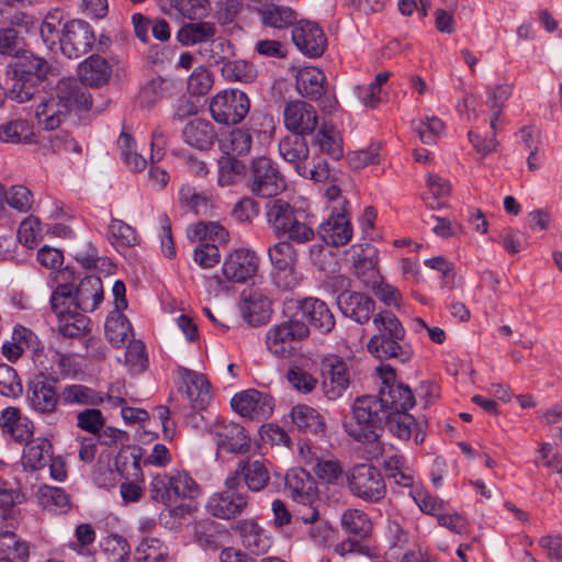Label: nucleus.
<instances>
[{
    "instance_id": "29",
    "label": "nucleus",
    "mask_w": 562,
    "mask_h": 562,
    "mask_svg": "<svg viewBox=\"0 0 562 562\" xmlns=\"http://www.w3.org/2000/svg\"><path fill=\"white\" fill-rule=\"evenodd\" d=\"M285 490L293 499L307 502L316 492L315 481L312 475L302 468H293L285 474Z\"/></svg>"
},
{
    "instance_id": "38",
    "label": "nucleus",
    "mask_w": 562,
    "mask_h": 562,
    "mask_svg": "<svg viewBox=\"0 0 562 562\" xmlns=\"http://www.w3.org/2000/svg\"><path fill=\"white\" fill-rule=\"evenodd\" d=\"M305 135L291 133L282 137L279 142V154L288 162L294 165L297 171V165L303 164L308 158V145L304 138Z\"/></svg>"
},
{
    "instance_id": "24",
    "label": "nucleus",
    "mask_w": 562,
    "mask_h": 562,
    "mask_svg": "<svg viewBox=\"0 0 562 562\" xmlns=\"http://www.w3.org/2000/svg\"><path fill=\"white\" fill-rule=\"evenodd\" d=\"M0 429L5 438L27 442L33 436V424L18 407H7L0 415Z\"/></svg>"
},
{
    "instance_id": "10",
    "label": "nucleus",
    "mask_w": 562,
    "mask_h": 562,
    "mask_svg": "<svg viewBox=\"0 0 562 562\" xmlns=\"http://www.w3.org/2000/svg\"><path fill=\"white\" fill-rule=\"evenodd\" d=\"M383 385L376 395L384 408L392 413H406L415 405V396L411 387L395 380V371L391 367L381 368Z\"/></svg>"
},
{
    "instance_id": "40",
    "label": "nucleus",
    "mask_w": 562,
    "mask_h": 562,
    "mask_svg": "<svg viewBox=\"0 0 562 562\" xmlns=\"http://www.w3.org/2000/svg\"><path fill=\"white\" fill-rule=\"evenodd\" d=\"M105 335L112 346L120 348L132 335V325L122 311L113 310L106 317Z\"/></svg>"
},
{
    "instance_id": "34",
    "label": "nucleus",
    "mask_w": 562,
    "mask_h": 562,
    "mask_svg": "<svg viewBox=\"0 0 562 562\" xmlns=\"http://www.w3.org/2000/svg\"><path fill=\"white\" fill-rule=\"evenodd\" d=\"M238 473L243 475V482L251 492H261L270 482L269 470L260 460L239 461Z\"/></svg>"
},
{
    "instance_id": "31",
    "label": "nucleus",
    "mask_w": 562,
    "mask_h": 562,
    "mask_svg": "<svg viewBox=\"0 0 562 562\" xmlns=\"http://www.w3.org/2000/svg\"><path fill=\"white\" fill-rule=\"evenodd\" d=\"M111 66L100 55H91L78 67L80 81L91 87L106 83L111 77Z\"/></svg>"
},
{
    "instance_id": "25",
    "label": "nucleus",
    "mask_w": 562,
    "mask_h": 562,
    "mask_svg": "<svg viewBox=\"0 0 562 562\" xmlns=\"http://www.w3.org/2000/svg\"><path fill=\"white\" fill-rule=\"evenodd\" d=\"M257 13L263 26L274 30L293 29L299 18L297 12L292 8L273 2H262Z\"/></svg>"
},
{
    "instance_id": "63",
    "label": "nucleus",
    "mask_w": 562,
    "mask_h": 562,
    "mask_svg": "<svg viewBox=\"0 0 562 562\" xmlns=\"http://www.w3.org/2000/svg\"><path fill=\"white\" fill-rule=\"evenodd\" d=\"M22 392L23 386L16 371L5 363H0V394L7 397H18Z\"/></svg>"
},
{
    "instance_id": "36",
    "label": "nucleus",
    "mask_w": 562,
    "mask_h": 562,
    "mask_svg": "<svg viewBox=\"0 0 562 562\" xmlns=\"http://www.w3.org/2000/svg\"><path fill=\"white\" fill-rule=\"evenodd\" d=\"M7 75L10 79V85L7 88V98L11 101L25 103L41 93L43 82L18 74Z\"/></svg>"
},
{
    "instance_id": "19",
    "label": "nucleus",
    "mask_w": 562,
    "mask_h": 562,
    "mask_svg": "<svg viewBox=\"0 0 562 562\" xmlns=\"http://www.w3.org/2000/svg\"><path fill=\"white\" fill-rule=\"evenodd\" d=\"M240 311L244 319L251 326L265 324L271 314V301L259 288L245 289L241 292Z\"/></svg>"
},
{
    "instance_id": "52",
    "label": "nucleus",
    "mask_w": 562,
    "mask_h": 562,
    "mask_svg": "<svg viewBox=\"0 0 562 562\" xmlns=\"http://www.w3.org/2000/svg\"><path fill=\"white\" fill-rule=\"evenodd\" d=\"M38 498L44 508L65 513L70 507L69 496L60 487L44 485L38 490Z\"/></svg>"
},
{
    "instance_id": "59",
    "label": "nucleus",
    "mask_w": 562,
    "mask_h": 562,
    "mask_svg": "<svg viewBox=\"0 0 562 562\" xmlns=\"http://www.w3.org/2000/svg\"><path fill=\"white\" fill-rule=\"evenodd\" d=\"M101 547L110 562H125L131 551L126 539L119 535L105 537Z\"/></svg>"
},
{
    "instance_id": "37",
    "label": "nucleus",
    "mask_w": 562,
    "mask_h": 562,
    "mask_svg": "<svg viewBox=\"0 0 562 562\" xmlns=\"http://www.w3.org/2000/svg\"><path fill=\"white\" fill-rule=\"evenodd\" d=\"M217 34L215 23L199 21L184 24L177 33V40L186 46L209 43Z\"/></svg>"
},
{
    "instance_id": "22",
    "label": "nucleus",
    "mask_w": 562,
    "mask_h": 562,
    "mask_svg": "<svg viewBox=\"0 0 562 562\" xmlns=\"http://www.w3.org/2000/svg\"><path fill=\"white\" fill-rule=\"evenodd\" d=\"M53 93L68 113L72 110H89L91 106V95L85 83L78 79H60Z\"/></svg>"
},
{
    "instance_id": "53",
    "label": "nucleus",
    "mask_w": 562,
    "mask_h": 562,
    "mask_svg": "<svg viewBox=\"0 0 562 562\" xmlns=\"http://www.w3.org/2000/svg\"><path fill=\"white\" fill-rule=\"evenodd\" d=\"M222 76L231 81L252 82L257 77L255 66L246 60H227L222 66Z\"/></svg>"
},
{
    "instance_id": "57",
    "label": "nucleus",
    "mask_w": 562,
    "mask_h": 562,
    "mask_svg": "<svg viewBox=\"0 0 562 562\" xmlns=\"http://www.w3.org/2000/svg\"><path fill=\"white\" fill-rule=\"evenodd\" d=\"M23 38L14 27L0 29V64L8 57H19L22 53Z\"/></svg>"
},
{
    "instance_id": "47",
    "label": "nucleus",
    "mask_w": 562,
    "mask_h": 562,
    "mask_svg": "<svg viewBox=\"0 0 562 562\" xmlns=\"http://www.w3.org/2000/svg\"><path fill=\"white\" fill-rule=\"evenodd\" d=\"M178 201L180 207L191 211L196 215L206 214L210 207V199L188 183L180 187Z\"/></svg>"
},
{
    "instance_id": "28",
    "label": "nucleus",
    "mask_w": 562,
    "mask_h": 562,
    "mask_svg": "<svg viewBox=\"0 0 562 562\" xmlns=\"http://www.w3.org/2000/svg\"><path fill=\"white\" fill-rule=\"evenodd\" d=\"M184 142L199 150L210 149L216 133L212 123L204 119H194L187 123L182 131Z\"/></svg>"
},
{
    "instance_id": "1",
    "label": "nucleus",
    "mask_w": 562,
    "mask_h": 562,
    "mask_svg": "<svg viewBox=\"0 0 562 562\" xmlns=\"http://www.w3.org/2000/svg\"><path fill=\"white\" fill-rule=\"evenodd\" d=\"M376 333L367 344L368 351L381 360L396 359L402 363L411 360L413 349L405 340L406 330L398 317L390 310L373 316Z\"/></svg>"
},
{
    "instance_id": "46",
    "label": "nucleus",
    "mask_w": 562,
    "mask_h": 562,
    "mask_svg": "<svg viewBox=\"0 0 562 562\" xmlns=\"http://www.w3.org/2000/svg\"><path fill=\"white\" fill-rule=\"evenodd\" d=\"M340 524L344 530L360 538L369 537L372 531V522L369 516L358 508L345 510L340 517Z\"/></svg>"
},
{
    "instance_id": "8",
    "label": "nucleus",
    "mask_w": 562,
    "mask_h": 562,
    "mask_svg": "<svg viewBox=\"0 0 562 562\" xmlns=\"http://www.w3.org/2000/svg\"><path fill=\"white\" fill-rule=\"evenodd\" d=\"M54 382L38 376L32 380L27 386V401L31 407L50 425L56 424L63 415L58 408L61 397L57 393Z\"/></svg>"
},
{
    "instance_id": "2",
    "label": "nucleus",
    "mask_w": 562,
    "mask_h": 562,
    "mask_svg": "<svg viewBox=\"0 0 562 562\" xmlns=\"http://www.w3.org/2000/svg\"><path fill=\"white\" fill-rule=\"evenodd\" d=\"M389 413L378 396H358L351 405L350 415L345 417L344 429L358 442H374L381 437Z\"/></svg>"
},
{
    "instance_id": "56",
    "label": "nucleus",
    "mask_w": 562,
    "mask_h": 562,
    "mask_svg": "<svg viewBox=\"0 0 562 562\" xmlns=\"http://www.w3.org/2000/svg\"><path fill=\"white\" fill-rule=\"evenodd\" d=\"M301 177L316 182H325L330 179V169L328 162L322 157L315 156L308 158L303 164L297 165V171Z\"/></svg>"
},
{
    "instance_id": "62",
    "label": "nucleus",
    "mask_w": 562,
    "mask_h": 562,
    "mask_svg": "<svg viewBox=\"0 0 562 562\" xmlns=\"http://www.w3.org/2000/svg\"><path fill=\"white\" fill-rule=\"evenodd\" d=\"M191 508L188 505L167 506L159 515V524L167 529L178 531L190 516Z\"/></svg>"
},
{
    "instance_id": "41",
    "label": "nucleus",
    "mask_w": 562,
    "mask_h": 562,
    "mask_svg": "<svg viewBox=\"0 0 562 562\" xmlns=\"http://www.w3.org/2000/svg\"><path fill=\"white\" fill-rule=\"evenodd\" d=\"M288 201L282 199L270 200L266 204V218L269 227L277 236L286 225L291 217L297 212Z\"/></svg>"
},
{
    "instance_id": "61",
    "label": "nucleus",
    "mask_w": 562,
    "mask_h": 562,
    "mask_svg": "<svg viewBox=\"0 0 562 562\" xmlns=\"http://www.w3.org/2000/svg\"><path fill=\"white\" fill-rule=\"evenodd\" d=\"M409 495L419 509L427 515L437 516L440 512L446 509V503L441 498L431 495L423 487L409 490Z\"/></svg>"
},
{
    "instance_id": "6",
    "label": "nucleus",
    "mask_w": 562,
    "mask_h": 562,
    "mask_svg": "<svg viewBox=\"0 0 562 562\" xmlns=\"http://www.w3.org/2000/svg\"><path fill=\"white\" fill-rule=\"evenodd\" d=\"M250 109L247 94L237 89L224 90L212 98L210 112L215 122L224 125L240 123Z\"/></svg>"
},
{
    "instance_id": "13",
    "label": "nucleus",
    "mask_w": 562,
    "mask_h": 562,
    "mask_svg": "<svg viewBox=\"0 0 562 562\" xmlns=\"http://www.w3.org/2000/svg\"><path fill=\"white\" fill-rule=\"evenodd\" d=\"M258 268L257 255L252 250L240 248L229 252L224 259L222 272L229 282L246 283L256 277Z\"/></svg>"
},
{
    "instance_id": "12",
    "label": "nucleus",
    "mask_w": 562,
    "mask_h": 562,
    "mask_svg": "<svg viewBox=\"0 0 562 562\" xmlns=\"http://www.w3.org/2000/svg\"><path fill=\"white\" fill-rule=\"evenodd\" d=\"M210 431L218 451L244 454L250 449V438L239 424L224 420L216 422Z\"/></svg>"
},
{
    "instance_id": "54",
    "label": "nucleus",
    "mask_w": 562,
    "mask_h": 562,
    "mask_svg": "<svg viewBox=\"0 0 562 562\" xmlns=\"http://www.w3.org/2000/svg\"><path fill=\"white\" fill-rule=\"evenodd\" d=\"M367 256L358 257L355 260V273L356 276L367 285L375 282V278L378 276L376 269V250L374 247L367 245Z\"/></svg>"
},
{
    "instance_id": "58",
    "label": "nucleus",
    "mask_w": 562,
    "mask_h": 562,
    "mask_svg": "<svg viewBox=\"0 0 562 562\" xmlns=\"http://www.w3.org/2000/svg\"><path fill=\"white\" fill-rule=\"evenodd\" d=\"M108 234L117 247H132L138 243L135 229L121 220L111 221Z\"/></svg>"
},
{
    "instance_id": "27",
    "label": "nucleus",
    "mask_w": 562,
    "mask_h": 562,
    "mask_svg": "<svg viewBox=\"0 0 562 562\" xmlns=\"http://www.w3.org/2000/svg\"><path fill=\"white\" fill-rule=\"evenodd\" d=\"M326 76L316 67H304L295 77L297 92L306 99L318 100L325 93Z\"/></svg>"
},
{
    "instance_id": "55",
    "label": "nucleus",
    "mask_w": 562,
    "mask_h": 562,
    "mask_svg": "<svg viewBox=\"0 0 562 562\" xmlns=\"http://www.w3.org/2000/svg\"><path fill=\"white\" fill-rule=\"evenodd\" d=\"M50 443L47 441L30 442L23 451V464L31 470L45 467L49 456Z\"/></svg>"
},
{
    "instance_id": "60",
    "label": "nucleus",
    "mask_w": 562,
    "mask_h": 562,
    "mask_svg": "<svg viewBox=\"0 0 562 562\" xmlns=\"http://www.w3.org/2000/svg\"><path fill=\"white\" fill-rule=\"evenodd\" d=\"M252 136L250 132L243 127L234 128L228 136V147L223 145L226 154L245 156L250 153Z\"/></svg>"
},
{
    "instance_id": "21",
    "label": "nucleus",
    "mask_w": 562,
    "mask_h": 562,
    "mask_svg": "<svg viewBox=\"0 0 562 562\" xmlns=\"http://www.w3.org/2000/svg\"><path fill=\"white\" fill-rule=\"evenodd\" d=\"M296 307L302 318L321 334H329L335 328V316L324 301L317 297H305L297 301Z\"/></svg>"
},
{
    "instance_id": "50",
    "label": "nucleus",
    "mask_w": 562,
    "mask_h": 562,
    "mask_svg": "<svg viewBox=\"0 0 562 562\" xmlns=\"http://www.w3.org/2000/svg\"><path fill=\"white\" fill-rule=\"evenodd\" d=\"M65 14L64 11L59 9H55L49 11L40 26L41 37L44 43L50 47L59 43V38L61 35V29L65 23Z\"/></svg>"
},
{
    "instance_id": "20",
    "label": "nucleus",
    "mask_w": 562,
    "mask_h": 562,
    "mask_svg": "<svg viewBox=\"0 0 562 562\" xmlns=\"http://www.w3.org/2000/svg\"><path fill=\"white\" fill-rule=\"evenodd\" d=\"M248 495L233 490L213 494L207 502V510L216 518L233 519L248 506Z\"/></svg>"
},
{
    "instance_id": "49",
    "label": "nucleus",
    "mask_w": 562,
    "mask_h": 562,
    "mask_svg": "<svg viewBox=\"0 0 562 562\" xmlns=\"http://www.w3.org/2000/svg\"><path fill=\"white\" fill-rule=\"evenodd\" d=\"M395 437L402 440H408L413 434L419 428V423L413 415L406 413H389L387 422L384 427Z\"/></svg>"
},
{
    "instance_id": "4",
    "label": "nucleus",
    "mask_w": 562,
    "mask_h": 562,
    "mask_svg": "<svg viewBox=\"0 0 562 562\" xmlns=\"http://www.w3.org/2000/svg\"><path fill=\"white\" fill-rule=\"evenodd\" d=\"M308 335L310 327L304 321L291 318L268 329L266 345L277 358H289L295 351V344Z\"/></svg>"
},
{
    "instance_id": "17",
    "label": "nucleus",
    "mask_w": 562,
    "mask_h": 562,
    "mask_svg": "<svg viewBox=\"0 0 562 562\" xmlns=\"http://www.w3.org/2000/svg\"><path fill=\"white\" fill-rule=\"evenodd\" d=\"M232 529L239 537L245 550L251 554H265L272 547L270 533L252 519L238 520Z\"/></svg>"
},
{
    "instance_id": "64",
    "label": "nucleus",
    "mask_w": 562,
    "mask_h": 562,
    "mask_svg": "<svg viewBox=\"0 0 562 562\" xmlns=\"http://www.w3.org/2000/svg\"><path fill=\"white\" fill-rule=\"evenodd\" d=\"M5 203L21 213H26L32 207L33 194L24 186H12L5 192Z\"/></svg>"
},
{
    "instance_id": "32",
    "label": "nucleus",
    "mask_w": 562,
    "mask_h": 562,
    "mask_svg": "<svg viewBox=\"0 0 562 562\" xmlns=\"http://www.w3.org/2000/svg\"><path fill=\"white\" fill-rule=\"evenodd\" d=\"M18 58L16 61L7 66V74H18L40 82L44 81L50 68L46 59L33 54H24L23 52Z\"/></svg>"
},
{
    "instance_id": "35",
    "label": "nucleus",
    "mask_w": 562,
    "mask_h": 562,
    "mask_svg": "<svg viewBox=\"0 0 562 562\" xmlns=\"http://www.w3.org/2000/svg\"><path fill=\"white\" fill-rule=\"evenodd\" d=\"M291 417L297 429L304 434L323 436L326 425L321 414L307 405H296L292 408Z\"/></svg>"
},
{
    "instance_id": "18",
    "label": "nucleus",
    "mask_w": 562,
    "mask_h": 562,
    "mask_svg": "<svg viewBox=\"0 0 562 562\" xmlns=\"http://www.w3.org/2000/svg\"><path fill=\"white\" fill-rule=\"evenodd\" d=\"M349 202L344 200L339 211L333 212L326 222L321 224L318 234L327 244L335 247L346 245L352 237V228L348 216Z\"/></svg>"
},
{
    "instance_id": "45",
    "label": "nucleus",
    "mask_w": 562,
    "mask_h": 562,
    "mask_svg": "<svg viewBox=\"0 0 562 562\" xmlns=\"http://www.w3.org/2000/svg\"><path fill=\"white\" fill-rule=\"evenodd\" d=\"M268 256L274 269L291 271L297 262V252L293 241L280 240L268 249Z\"/></svg>"
},
{
    "instance_id": "26",
    "label": "nucleus",
    "mask_w": 562,
    "mask_h": 562,
    "mask_svg": "<svg viewBox=\"0 0 562 562\" xmlns=\"http://www.w3.org/2000/svg\"><path fill=\"white\" fill-rule=\"evenodd\" d=\"M75 308L93 312L103 300L102 281L97 276L83 278L74 291Z\"/></svg>"
},
{
    "instance_id": "43",
    "label": "nucleus",
    "mask_w": 562,
    "mask_h": 562,
    "mask_svg": "<svg viewBox=\"0 0 562 562\" xmlns=\"http://www.w3.org/2000/svg\"><path fill=\"white\" fill-rule=\"evenodd\" d=\"M58 330L64 337L80 338L90 331V319L79 310L58 317Z\"/></svg>"
},
{
    "instance_id": "9",
    "label": "nucleus",
    "mask_w": 562,
    "mask_h": 562,
    "mask_svg": "<svg viewBox=\"0 0 562 562\" xmlns=\"http://www.w3.org/2000/svg\"><path fill=\"white\" fill-rule=\"evenodd\" d=\"M322 390L324 395L335 401L344 395L351 384V373L344 358L338 355H326L319 363Z\"/></svg>"
},
{
    "instance_id": "39",
    "label": "nucleus",
    "mask_w": 562,
    "mask_h": 562,
    "mask_svg": "<svg viewBox=\"0 0 562 562\" xmlns=\"http://www.w3.org/2000/svg\"><path fill=\"white\" fill-rule=\"evenodd\" d=\"M33 137V124L25 119H10L0 125V140L3 143L29 144Z\"/></svg>"
},
{
    "instance_id": "3",
    "label": "nucleus",
    "mask_w": 562,
    "mask_h": 562,
    "mask_svg": "<svg viewBox=\"0 0 562 562\" xmlns=\"http://www.w3.org/2000/svg\"><path fill=\"white\" fill-rule=\"evenodd\" d=\"M347 484L353 496L367 503H379L386 495L383 475L369 463L353 465L347 473Z\"/></svg>"
},
{
    "instance_id": "44",
    "label": "nucleus",
    "mask_w": 562,
    "mask_h": 562,
    "mask_svg": "<svg viewBox=\"0 0 562 562\" xmlns=\"http://www.w3.org/2000/svg\"><path fill=\"white\" fill-rule=\"evenodd\" d=\"M319 151L327 154L333 159H339L344 156L342 142L337 131L327 124H323L315 134L312 142Z\"/></svg>"
},
{
    "instance_id": "15",
    "label": "nucleus",
    "mask_w": 562,
    "mask_h": 562,
    "mask_svg": "<svg viewBox=\"0 0 562 562\" xmlns=\"http://www.w3.org/2000/svg\"><path fill=\"white\" fill-rule=\"evenodd\" d=\"M231 405L235 412L250 419H265L273 412V398L266 393L249 389L236 394Z\"/></svg>"
},
{
    "instance_id": "16",
    "label": "nucleus",
    "mask_w": 562,
    "mask_h": 562,
    "mask_svg": "<svg viewBox=\"0 0 562 562\" xmlns=\"http://www.w3.org/2000/svg\"><path fill=\"white\" fill-rule=\"evenodd\" d=\"M284 126L292 133L312 134L318 126L316 109L302 100L290 101L283 110Z\"/></svg>"
},
{
    "instance_id": "51",
    "label": "nucleus",
    "mask_w": 562,
    "mask_h": 562,
    "mask_svg": "<svg viewBox=\"0 0 562 562\" xmlns=\"http://www.w3.org/2000/svg\"><path fill=\"white\" fill-rule=\"evenodd\" d=\"M167 559L168 548L157 538L143 540L135 550L136 562H166Z\"/></svg>"
},
{
    "instance_id": "42",
    "label": "nucleus",
    "mask_w": 562,
    "mask_h": 562,
    "mask_svg": "<svg viewBox=\"0 0 562 562\" xmlns=\"http://www.w3.org/2000/svg\"><path fill=\"white\" fill-rule=\"evenodd\" d=\"M61 401L66 404L98 406L104 402V397L95 390L82 384L67 385L60 392Z\"/></svg>"
},
{
    "instance_id": "48",
    "label": "nucleus",
    "mask_w": 562,
    "mask_h": 562,
    "mask_svg": "<svg viewBox=\"0 0 562 562\" xmlns=\"http://www.w3.org/2000/svg\"><path fill=\"white\" fill-rule=\"evenodd\" d=\"M169 479L161 482L171 484L172 495L176 502L180 498L194 499L200 495V486L187 472H175L168 474Z\"/></svg>"
},
{
    "instance_id": "11",
    "label": "nucleus",
    "mask_w": 562,
    "mask_h": 562,
    "mask_svg": "<svg viewBox=\"0 0 562 562\" xmlns=\"http://www.w3.org/2000/svg\"><path fill=\"white\" fill-rule=\"evenodd\" d=\"M336 304L340 313L359 325H366L375 315V301L364 292L344 290L338 293Z\"/></svg>"
},
{
    "instance_id": "7",
    "label": "nucleus",
    "mask_w": 562,
    "mask_h": 562,
    "mask_svg": "<svg viewBox=\"0 0 562 562\" xmlns=\"http://www.w3.org/2000/svg\"><path fill=\"white\" fill-rule=\"evenodd\" d=\"M97 37L93 27L83 20L66 21L61 29L59 49L69 59H77L89 53Z\"/></svg>"
},
{
    "instance_id": "30",
    "label": "nucleus",
    "mask_w": 562,
    "mask_h": 562,
    "mask_svg": "<svg viewBox=\"0 0 562 562\" xmlns=\"http://www.w3.org/2000/svg\"><path fill=\"white\" fill-rule=\"evenodd\" d=\"M305 210L299 209L277 237H285L296 244H306L315 238V232Z\"/></svg>"
},
{
    "instance_id": "23",
    "label": "nucleus",
    "mask_w": 562,
    "mask_h": 562,
    "mask_svg": "<svg viewBox=\"0 0 562 562\" xmlns=\"http://www.w3.org/2000/svg\"><path fill=\"white\" fill-rule=\"evenodd\" d=\"M179 375L184 385V394L194 411L204 409L211 402V385L206 378L195 371L180 368Z\"/></svg>"
},
{
    "instance_id": "33",
    "label": "nucleus",
    "mask_w": 562,
    "mask_h": 562,
    "mask_svg": "<svg viewBox=\"0 0 562 562\" xmlns=\"http://www.w3.org/2000/svg\"><path fill=\"white\" fill-rule=\"evenodd\" d=\"M54 93H50L48 98L43 99L37 105L35 111V117L40 125L45 130H55L65 121L68 116L66 106L63 105Z\"/></svg>"
},
{
    "instance_id": "14",
    "label": "nucleus",
    "mask_w": 562,
    "mask_h": 562,
    "mask_svg": "<svg viewBox=\"0 0 562 562\" xmlns=\"http://www.w3.org/2000/svg\"><path fill=\"white\" fill-rule=\"evenodd\" d=\"M292 41L308 57H319L327 47V38L321 26L306 20H297L292 29Z\"/></svg>"
},
{
    "instance_id": "5",
    "label": "nucleus",
    "mask_w": 562,
    "mask_h": 562,
    "mask_svg": "<svg viewBox=\"0 0 562 562\" xmlns=\"http://www.w3.org/2000/svg\"><path fill=\"white\" fill-rule=\"evenodd\" d=\"M286 187L285 179L277 164L268 157L251 160L249 169V189L260 198H272Z\"/></svg>"
}]
</instances>
